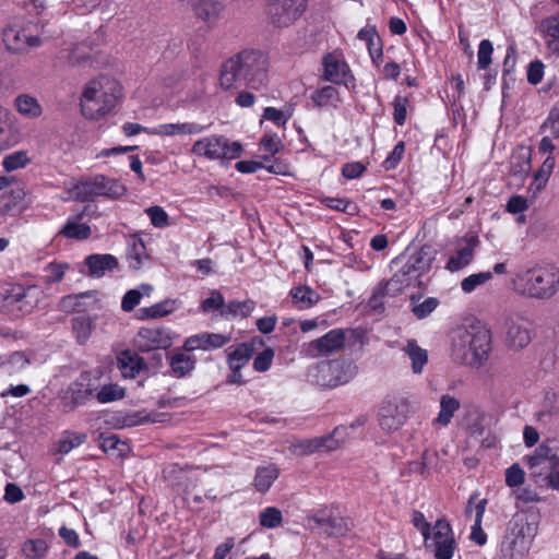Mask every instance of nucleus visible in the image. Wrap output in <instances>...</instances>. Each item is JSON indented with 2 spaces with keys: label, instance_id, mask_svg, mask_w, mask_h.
<instances>
[{
  "label": "nucleus",
  "instance_id": "nucleus-30",
  "mask_svg": "<svg viewBox=\"0 0 559 559\" xmlns=\"http://www.w3.org/2000/svg\"><path fill=\"white\" fill-rule=\"evenodd\" d=\"M203 130V127L193 123H167L156 128L152 133L157 135H176V134H197Z\"/></svg>",
  "mask_w": 559,
  "mask_h": 559
},
{
  "label": "nucleus",
  "instance_id": "nucleus-52",
  "mask_svg": "<svg viewBox=\"0 0 559 559\" xmlns=\"http://www.w3.org/2000/svg\"><path fill=\"white\" fill-rule=\"evenodd\" d=\"M154 227L164 228L169 225V217L165 210L158 205L150 206L144 210Z\"/></svg>",
  "mask_w": 559,
  "mask_h": 559
},
{
  "label": "nucleus",
  "instance_id": "nucleus-51",
  "mask_svg": "<svg viewBox=\"0 0 559 559\" xmlns=\"http://www.w3.org/2000/svg\"><path fill=\"white\" fill-rule=\"evenodd\" d=\"M68 269V264L52 262L44 269V283L52 284L60 282Z\"/></svg>",
  "mask_w": 559,
  "mask_h": 559
},
{
  "label": "nucleus",
  "instance_id": "nucleus-47",
  "mask_svg": "<svg viewBox=\"0 0 559 559\" xmlns=\"http://www.w3.org/2000/svg\"><path fill=\"white\" fill-rule=\"evenodd\" d=\"M170 366L178 377H182L194 368V361L186 354L178 353L170 358Z\"/></svg>",
  "mask_w": 559,
  "mask_h": 559
},
{
  "label": "nucleus",
  "instance_id": "nucleus-45",
  "mask_svg": "<svg viewBox=\"0 0 559 559\" xmlns=\"http://www.w3.org/2000/svg\"><path fill=\"white\" fill-rule=\"evenodd\" d=\"M86 439L85 433L66 431L58 441V452L62 454L69 453L72 449L82 444Z\"/></svg>",
  "mask_w": 559,
  "mask_h": 559
},
{
  "label": "nucleus",
  "instance_id": "nucleus-11",
  "mask_svg": "<svg viewBox=\"0 0 559 559\" xmlns=\"http://www.w3.org/2000/svg\"><path fill=\"white\" fill-rule=\"evenodd\" d=\"M347 427L338 426L331 433L297 440L292 444L293 453L297 455H310L318 451H333L338 449L347 439Z\"/></svg>",
  "mask_w": 559,
  "mask_h": 559
},
{
  "label": "nucleus",
  "instance_id": "nucleus-20",
  "mask_svg": "<svg viewBox=\"0 0 559 559\" xmlns=\"http://www.w3.org/2000/svg\"><path fill=\"white\" fill-rule=\"evenodd\" d=\"M3 41L7 48L13 52H21L28 47L40 45V38L26 33V29L8 27L3 32Z\"/></svg>",
  "mask_w": 559,
  "mask_h": 559
},
{
  "label": "nucleus",
  "instance_id": "nucleus-18",
  "mask_svg": "<svg viewBox=\"0 0 559 559\" xmlns=\"http://www.w3.org/2000/svg\"><path fill=\"white\" fill-rule=\"evenodd\" d=\"M191 10L197 20L213 27L221 19L225 3L223 0H195L191 4Z\"/></svg>",
  "mask_w": 559,
  "mask_h": 559
},
{
  "label": "nucleus",
  "instance_id": "nucleus-48",
  "mask_svg": "<svg viewBox=\"0 0 559 559\" xmlns=\"http://www.w3.org/2000/svg\"><path fill=\"white\" fill-rule=\"evenodd\" d=\"M492 278L491 272H480L471 274L461 282V288L464 293L471 294L478 286H481Z\"/></svg>",
  "mask_w": 559,
  "mask_h": 559
},
{
  "label": "nucleus",
  "instance_id": "nucleus-58",
  "mask_svg": "<svg viewBox=\"0 0 559 559\" xmlns=\"http://www.w3.org/2000/svg\"><path fill=\"white\" fill-rule=\"evenodd\" d=\"M203 349L221 348L230 341L229 335L218 333H203Z\"/></svg>",
  "mask_w": 559,
  "mask_h": 559
},
{
  "label": "nucleus",
  "instance_id": "nucleus-22",
  "mask_svg": "<svg viewBox=\"0 0 559 559\" xmlns=\"http://www.w3.org/2000/svg\"><path fill=\"white\" fill-rule=\"evenodd\" d=\"M414 413V406L405 399L388 397L385 399L380 408V419H396L407 418Z\"/></svg>",
  "mask_w": 559,
  "mask_h": 559
},
{
  "label": "nucleus",
  "instance_id": "nucleus-4",
  "mask_svg": "<svg viewBox=\"0 0 559 559\" xmlns=\"http://www.w3.org/2000/svg\"><path fill=\"white\" fill-rule=\"evenodd\" d=\"M514 289L526 297L547 300L559 292V269L554 265L523 271L513 280Z\"/></svg>",
  "mask_w": 559,
  "mask_h": 559
},
{
  "label": "nucleus",
  "instance_id": "nucleus-10",
  "mask_svg": "<svg viewBox=\"0 0 559 559\" xmlns=\"http://www.w3.org/2000/svg\"><path fill=\"white\" fill-rule=\"evenodd\" d=\"M191 152L209 159H235L241 155L242 146L238 142L229 143L228 140L222 135H212L198 140L193 144Z\"/></svg>",
  "mask_w": 559,
  "mask_h": 559
},
{
  "label": "nucleus",
  "instance_id": "nucleus-7",
  "mask_svg": "<svg viewBox=\"0 0 559 559\" xmlns=\"http://www.w3.org/2000/svg\"><path fill=\"white\" fill-rule=\"evenodd\" d=\"M73 191L79 201L86 202L96 197L119 199L127 193V188L117 179L96 175L79 181Z\"/></svg>",
  "mask_w": 559,
  "mask_h": 559
},
{
  "label": "nucleus",
  "instance_id": "nucleus-44",
  "mask_svg": "<svg viewBox=\"0 0 559 559\" xmlns=\"http://www.w3.org/2000/svg\"><path fill=\"white\" fill-rule=\"evenodd\" d=\"M175 310V301L174 300H164L162 302L155 304L151 307L142 308L140 311L142 313L141 318H160L171 313Z\"/></svg>",
  "mask_w": 559,
  "mask_h": 559
},
{
  "label": "nucleus",
  "instance_id": "nucleus-28",
  "mask_svg": "<svg viewBox=\"0 0 559 559\" xmlns=\"http://www.w3.org/2000/svg\"><path fill=\"white\" fill-rule=\"evenodd\" d=\"M278 476L280 468L275 464L259 466L255 472L253 485L259 492L264 493L271 488Z\"/></svg>",
  "mask_w": 559,
  "mask_h": 559
},
{
  "label": "nucleus",
  "instance_id": "nucleus-35",
  "mask_svg": "<svg viewBox=\"0 0 559 559\" xmlns=\"http://www.w3.org/2000/svg\"><path fill=\"white\" fill-rule=\"evenodd\" d=\"M487 506V500L481 499L475 504V523L472 526L471 539L477 545L483 546L487 542V535L481 528V520Z\"/></svg>",
  "mask_w": 559,
  "mask_h": 559
},
{
  "label": "nucleus",
  "instance_id": "nucleus-57",
  "mask_svg": "<svg viewBox=\"0 0 559 559\" xmlns=\"http://www.w3.org/2000/svg\"><path fill=\"white\" fill-rule=\"evenodd\" d=\"M274 358V350L271 347L265 348L258 354L253 360V368L255 371L264 372L270 369Z\"/></svg>",
  "mask_w": 559,
  "mask_h": 559
},
{
  "label": "nucleus",
  "instance_id": "nucleus-39",
  "mask_svg": "<svg viewBox=\"0 0 559 559\" xmlns=\"http://www.w3.org/2000/svg\"><path fill=\"white\" fill-rule=\"evenodd\" d=\"M99 447L104 452L116 453L117 456H126L129 451L128 444L121 441L116 435H102L99 437Z\"/></svg>",
  "mask_w": 559,
  "mask_h": 559
},
{
  "label": "nucleus",
  "instance_id": "nucleus-56",
  "mask_svg": "<svg viewBox=\"0 0 559 559\" xmlns=\"http://www.w3.org/2000/svg\"><path fill=\"white\" fill-rule=\"evenodd\" d=\"M408 98L397 95L393 100V118L396 124L403 126L407 115Z\"/></svg>",
  "mask_w": 559,
  "mask_h": 559
},
{
  "label": "nucleus",
  "instance_id": "nucleus-6",
  "mask_svg": "<svg viewBox=\"0 0 559 559\" xmlns=\"http://www.w3.org/2000/svg\"><path fill=\"white\" fill-rule=\"evenodd\" d=\"M534 527L523 518H513L501 542L503 559H523L530 550Z\"/></svg>",
  "mask_w": 559,
  "mask_h": 559
},
{
  "label": "nucleus",
  "instance_id": "nucleus-50",
  "mask_svg": "<svg viewBox=\"0 0 559 559\" xmlns=\"http://www.w3.org/2000/svg\"><path fill=\"white\" fill-rule=\"evenodd\" d=\"M283 522V515L280 509L269 507L260 513V524L266 528H275Z\"/></svg>",
  "mask_w": 559,
  "mask_h": 559
},
{
  "label": "nucleus",
  "instance_id": "nucleus-26",
  "mask_svg": "<svg viewBox=\"0 0 559 559\" xmlns=\"http://www.w3.org/2000/svg\"><path fill=\"white\" fill-rule=\"evenodd\" d=\"M538 31L547 39V49L559 55V13L543 19L538 25Z\"/></svg>",
  "mask_w": 559,
  "mask_h": 559
},
{
  "label": "nucleus",
  "instance_id": "nucleus-53",
  "mask_svg": "<svg viewBox=\"0 0 559 559\" xmlns=\"http://www.w3.org/2000/svg\"><path fill=\"white\" fill-rule=\"evenodd\" d=\"M492 51L493 47L489 39L480 41L477 53V66L479 70H485L490 66Z\"/></svg>",
  "mask_w": 559,
  "mask_h": 559
},
{
  "label": "nucleus",
  "instance_id": "nucleus-25",
  "mask_svg": "<svg viewBox=\"0 0 559 559\" xmlns=\"http://www.w3.org/2000/svg\"><path fill=\"white\" fill-rule=\"evenodd\" d=\"M84 263L88 269L87 275L96 278L104 276L106 272L112 271L119 265L117 258L107 253L87 255Z\"/></svg>",
  "mask_w": 559,
  "mask_h": 559
},
{
  "label": "nucleus",
  "instance_id": "nucleus-60",
  "mask_svg": "<svg viewBox=\"0 0 559 559\" xmlns=\"http://www.w3.org/2000/svg\"><path fill=\"white\" fill-rule=\"evenodd\" d=\"M4 365L9 364L15 370H23L31 365V357L25 352H14L7 359H4Z\"/></svg>",
  "mask_w": 559,
  "mask_h": 559
},
{
  "label": "nucleus",
  "instance_id": "nucleus-34",
  "mask_svg": "<svg viewBox=\"0 0 559 559\" xmlns=\"http://www.w3.org/2000/svg\"><path fill=\"white\" fill-rule=\"evenodd\" d=\"M15 107L17 111L28 118H37L41 115L43 109L38 100L27 94L19 95L15 98Z\"/></svg>",
  "mask_w": 559,
  "mask_h": 559
},
{
  "label": "nucleus",
  "instance_id": "nucleus-3",
  "mask_svg": "<svg viewBox=\"0 0 559 559\" xmlns=\"http://www.w3.org/2000/svg\"><path fill=\"white\" fill-rule=\"evenodd\" d=\"M491 336L487 330L459 329L452 341V357L455 361L479 368L488 359Z\"/></svg>",
  "mask_w": 559,
  "mask_h": 559
},
{
  "label": "nucleus",
  "instance_id": "nucleus-23",
  "mask_svg": "<svg viewBox=\"0 0 559 559\" xmlns=\"http://www.w3.org/2000/svg\"><path fill=\"white\" fill-rule=\"evenodd\" d=\"M117 368L123 378L134 379L146 368V365L138 353L124 349L117 356Z\"/></svg>",
  "mask_w": 559,
  "mask_h": 559
},
{
  "label": "nucleus",
  "instance_id": "nucleus-12",
  "mask_svg": "<svg viewBox=\"0 0 559 559\" xmlns=\"http://www.w3.org/2000/svg\"><path fill=\"white\" fill-rule=\"evenodd\" d=\"M88 373H82L73 384V400L83 401L90 396H95L99 403H111L122 400L126 396L124 388L117 383L104 384L97 392L91 388Z\"/></svg>",
  "mask_w": 559,
  "mask_h": 559
},
{
  "label": "nucleus",
  "instance_id": "nucleus-16",
  "mask_svg": "<svg viewBox=\"0 0 559 559\" xmlns=\"http://www.w3.org/2000/svg\"><path fill=\"white\" fill-rule=\"evenodd\" d=\"M345 342V333L341 329H334L325 335L307 344V353L311 357L328 356L341 349Z\"/></svg>",
  "mask_w": 559,
  "mask_h": 559
},
{
  "label": "nucleus",
  "instance_id": "nucleus-21",
  "mask_svg": "<svg viewBox=\"0 0 559 559\" xmlns=\"http://www.w3.org/2000/svg\"><path fill=\"white\" fill-rule=\"evenodd\" d=\"M97 292L88 290L80 294L63 296L59 302V309L64 312H82L93 308L97 302Z\"/></svg>",
  "mask_w": 559,
  "mask_h": 559
},
{
  "label": "nucleus",
  "instance_id": "nucleus-62",
  "mask_svg": "<svg viewBox=\"0 0 559 559\" xmlns=\"http://www.w3.org/2000/svg\"><path fill=\"white\" fill-rule=\"evenodd\" d=\"M412 523L421 533L423 537L427 542L432 535V532L430 524L425 519V515L420 511H414Z\"/></svg>",
  "mask_w": 559,
  "mask_h": 559
},
{
  "label": "nucleus",
  "instance_id": "nucleus-37",
  "mask_svg": "<svg viewBox=\"0 0 559 559\" xmlns=\"http://www.w3.org/2000/svg\"><path fill=\"white\" fill-rule=\"evenodd\" d=\"M252 347L247 344L238 345L228 354V365L231 371L241 370L252 356Z\"/></svg>",
  "mask_w": 559,
  "mask_h": 559
},
{
  "label": "nucleus",
  "instance_id": "nucleus-43",
  "mask_svg": "<svg viewBox=\"0 0 559 559\" xmlns=\"http://www.w3.org/2000/svg\"><path fill=\"white\" fill-rule=\"evenodd\" d=\"M311 99L318 107H325L338 100V92L334 86L326 85L316 91Z\"/></svg>",
  "mask_w": 559,
  "mask_h": 559
},
{
  "label": "nucleus",
  "instance_id": "nucleus-2",
  "mask_svg": "<svg viewBox=\"0 0 559 559\" xmlns=\"http://www.w3.org/2000/svg\"><path fill=\"white\" fill-rule=\"evenodd\" d=\"M122 96L120 83L112 76L99 75L83 88L80 105L87 119H99L112 110Z\"/></svg>",
  "mask_w": 559,
  "mask_h": 559
},
{
  "label": "nucleus",
  "instance_id": "nucleus-59",
  "mask_svg": "<svg viewBox=\"0 0 559 559\" xmlns=\"http://www.w3.org/2000/svg\"><path fill=\"white\" fill-rule=\"evenodd\" d=\"M439 305V300L435 297H429L423 302L413 307V312L418 319L428 317Z\"/></svg>",
  "mask_w": 559,
  "mask_h": 559
},
{
  "label": "nucleus",
  "instance_id": "nucleus-42",
  "mask_svg": "<svg viewBox=\"0 0 559 559\" xmlns=\"http://www.w3.org/2000/svg\"><path fill=\"white\" fill-rule=\"evenodd\" d=\"M92 59L88 52V46L85 43L73 44L68 55V62L71 66L79 67L84 66Z\"/></svg>",
  "mask_w": 559,
  "mask_h": 559
},
{
  "label": "nucleus",
  "instance_id": "nucleus-9",
  "mask_svg": "<svg viewBox=\"0 0 559 559\" xmlns=\"http://www.w3.org/2000/svg\"><path fill=\"white\" fill-rule=\"evenodd\" d=\"M307 0H265V14L275 27H288L301 17Z\"/></svg>",
  "mask_w": 559,
  "mask_h": 559
},
{
  "label": "nucleus",
  "instance_id": "nucleus-61",
  "mask_svg": "<svg viewBox=\"0 0 559 559\" xmlns=\"http://www.w3.org/2000/svg\"><path fill=\"white\" fill-rule=\"evenodd\" d=\"M225 299H224V296L217 292V290H214L212 292L211 294V297L204 299L201 304V309L204 311V312H209L211 310H223V308H225Z\"/></svg>",
  "mask_w": 559,
  "mask_h": 559
},
{
  "label": "nucleus",
  "instance_id": "nucleus-33",
  "mask_svg": "<svg viewBox=\"0 0 559 559\" xmlns=\"http://www.w3.org/2000/svg\"><path fill=\"white\" fill-rule=\"evenodd\" d=\"M148 258L146 253V248L142 239L133 238L129 243V249L127 252V259L129 262V266L132 270H139L143 261Z\"/></svg>",
  "mask_w": 559,
  "mask_h": 559
},
{
  "label": "nucleus",
  "instance_id": "nucleus-1",
  "mask_svg": "<svg viewBox=\"0 0 559 559\" xmlns=\"http://www.w3.org/2000/svg\"><path fill=\"white\" fill-rule=\"evenodd\" d=\"M269 58L260 49H243L225 60L219 69V85L224 90L242 86L259 90L267 81Z\"/></svg>",
  "mask_w": 559,
  "mask_h": 559
},
{
  "label": "nucleus",
  "instance_id": "nucleus-15",
  "mask_svg": "<svg viewBox=\"0 0 559 559\" xmlns=\"http://www.w3.org/2000/svg\"><path fill=\"white\" fill-rule=\"evenodd\" d=\"M555 455L547 445H539L534 454L525 456V461L530 468V475L535 483H544L548 474L555 467Z\"/></svg>",
  "mask_w": 559,
  "mask_h": 559
},
{
  "label": "nucleus",
  "instance_id": "nucleus-49",
  "mask_svg": "<svg viewBox=\"0 0 559 559\" xmlns=\"http://www.w3.org/2000/svg\"><path fill=\"white\" fill-rule=\"evenodd\" d=\"M61 234L67 238L86 239L91 236V228L86 224H79L69 221L62 228Z\"/></svg>",
  "mask_w": 559,
  "mask_h": 559
},
{
  "label": "nucleus",
  "instance_id": "nucleus-29",
  "mask_svg": "<svg viewBox=\"0 0 559 559\" xmlns=\"http://www.w3.org/2000/svg\"><path fill=\"white\" fill-rule=\"evenodd\" d=\"M289 295L300 309H309L320 300V295L309 286L295 287Z\"/></svg>",
  "mask_w": 559,
  "mask_h": 559
},
{
  "label": "nucleus",
  "instance_id": "nucleus-40",
  "mask_svg": "<svg viewBox=\"0 0 559 559\" xmlns=\"http://www.w3.org/2000/svg\"><path fill=\"white\" fill-rule=\"evenodd\" d=\"M22 550L28 559H41L48 551V545L46 540L40 538L27 539L23 544Z\"/></svg>",
  "mask_w": 559,
  "mask_h": 559
},
{
  "label": "nucleus",
  "instance_id": "nucleus-13",
  "mask_svg": "<svg viewBox=\"0 0 559 559\" xmlns=\"http://www.w3.org/2000/svg\"><path fill=\"white\" fill-rule=\"evenodd\" d=\"M426 547H433L436 559H452L456 549V542L453 536L450 523L443 519L438 520L432 528V543Z\"/></svg>",
  "mask_w": 559,
  "mask_h": 559
},
{
  "label": "nucleus",
  "instance_id": "nucleus-19",
  "mask_svg": "<svg viewBox=\"0 0 559 559\" xmlns=\"http://www.w3.org/2000/svg\"><path fill=\"white\" fill-rule=\"evenodd\" d=\"M464 247L459 248L453 254L449 257L445 269L451 272H457L466 267L474 259V250L479 245V239L476 235L465 236L463 238Z\"/></svg>",
  "mask_w": 559,
  "mask_h": 559
},
{
  "label": "nucleus",
  "instance_id": "nucleus-24",
  "mask_svg": "<svg viewBox=\"0 0 559 559\" xmlns=\"http://www.w3.org/2000/svg\"><path fill=\"white\" fill-rule=\"evenodd\" d=\"M532 168V153L526 146H519L514 150L510 159L511 175L523 181L528 176Z\"/></svg>",
  "mask_w": 559,
  "mask_h": 559
},
{
  "label": "nucleus",
  "instance_id": "nucleus-63",
  "mask_svg": "<svg viewBox=\"0 0 559 559\" xmlns=\"http://www.w3.org/2000/svg\"><path fill=\"white\" fill-rule=\"evenodd\" d=\"M524 475L523 469L518 464H513L506 471V483L509 487L520 486L524 481Z\"/></svg>",
  "mask_w": 559,
  "mask_h": 559
},
{
  "label": "nucleus",
  "instance_id": "nucleus-31",
  "mask_svg": "<svg viewBox=\"0 0 559 559\" xmlns=\"http://www.w3.org/2000/svg\"><path fill=\"white\" fill-rule=\"evenodd\" d=\"M95 329V319L92 317H75L72 319V331L75 335L76 342L80 345L86 344L90 340L93 330Z\"/></svg>",
  "mask_w": 559,
  "mask_h": 559
},
{
  "label": "nucleus",
  "instance_id": "nucleus-41",
  "mask_svg": "<svg viewBox=\"0 0 559 559\" xmlns=\"http://www.w3.org/2000/svg\"><path fill=\"white\" fill-rule=\"evenodd\" d=\"M539 417H556L559 416V395L548 390L545 392L542 407L537 414Z\"/></svg>",
  "mask_w": 559,
  "mask_h": 559
},
{
  "label": "nucleus",
  "instance_id": "nucleus-64",
  "mask_svg": "<svg viewBox=\"0 0 559 559\" xmlns=\"http://www.w3.org/2000/svg\"><path fill=\"white\" fill-rule=\"evenodd\" d=\"M404 152L405 143L401 141L394 146L391 154L385 158L383 162V167L386 170L394 169L402 159Z\"/></svg>",
  "mask_w": 559,
  "mask_h": 559
},
{
  "label": "nucleus",
  "instance_id": "nucleus-32",
  "mask_svg": "<svg viewBox=\"0 0 559 559\" xmlns=\"http://www.w3.org/2000/svg\"><path fill=\"white\" fill-rule=\"evenodd\" d=\"M412 360V369L414 373H420L424 366L428 361V353L418 346L415 340L407 341V345L403 349Z\"/></svg>",
  "mask_w": 559,
  "mask_h": 559
},
{
  "label": "nucleus",
  "instance_id": "nucleus-14",
  "mask_svg": "<svg viewBox=\"0 0 559 559\" xmlns=\"http://www.w3.org/2000/svg\"><path fill=\"white\" fill-rule=\"evenodd\" d=\"M504 322L506 341L509 347L513 349H522L531 342V331L522 316L513 317L511 309H504L501 313Z\"/></svg>",
  "mask_w": 559,
  "mask_h": 559
},
{
  "label": "nucleus",
  "instance_id": "nucleus-17",
  "mask_svg": "<svg viewBox=\"0 0 559 559\" xmlns=\"http://www.w3.org/2000/svg\"><path fill=\"white\" fill-rule=\"evenodd\" d=\"M170 344L168 333L160 328H141L134 337V345L141 352L166 348Z\"/></svg>",
  "mask_w": 559,
  "mask_h": 559
},
{
  "label": "nucleus",
  "instance_id": "nucleus-27",
  "mask_svg": "<svg viewBox=\"0 0 559 559\" xmlns=\"http://www.w3.org/2000/svg\"><path fill=\"white\" fill-rule=\"evenodd\" d=\"M324 74L323 80L340 84L343 82L348 67L344 61L337 59L334 55L328 53L323 58Z\"/></svg>",
  "mask_w": 559,
  "mask_h": 559
},
{
  "label": "nucleus",
  "instance_id": "nucleus-54",
  "mask_svg": "<svg viewBox=\"0 0 559 559\" xmlns=\"http://www.w3.org/2000/svg\"><path fill=\"white\" fill-rule=\"evenodd\" d=\"M459 407L460 402L455 397L443 395L440 401V413L437 419H450Z\"/></svg>",
  "mask_w": 559,
  "mask_h": 559
},
{
  "label": "nucleus",
  "instance_id": "nucleus-5",
  "mask_svg": "<svg viewBox=\"0 0 559 559\" xmlns=\"http://www.w3.org/2000/svg\"><path fill=\"white\" fill-rule=\"evenodd\" d=\"M431 258L428 252L419 250L405 260L404 257H397L392 264L400 265L392 277L384 283L383 290L390 296L401 294L411 286H420V277L431 267Z\"/></svg>",
  "mask_w": 559,
  "mask_h": 559
},
{
  "label": "nucleus",
  "instance_id": "nucleus-38",
  "mask_svg": "<svg viewBox=\"0 0 559 559\" xmlns=\"http://www.w3.org/2000/svg\"><path fill=\"white\" fill-rule=\"evenodd\" d=\"M16 141V136L12 131L9 111L0 106V151L11 146Z\"/></svg>",
  "mask_w": 559,
  "mask_h": 559
},
{
  "label": "nucleus",
  "instance_id": "nucleus-46",
  "mask_svg": "<svg viewBox=\"0 0 559 559\" xmlns=\"http://www.w3.org/2000/svg\"><path fill=\"white\" fill-rule=\"evenodd\" d=\"M29 163L31 158L28 157L27 153L25 151H17L4 156L2 166L7 171L10 173L24 168Z\"/></svg>",
  "mask_w": 559,
  "mask_h": 559
},
{
  "label": "nucleus",
  "instance_id": "nucleus-8",
  "mask_svg": "<svg viewBox=\"0 0 559 559\" xmlns=\"http://www.w3.org/2000/svg\"><path fill=\"white\" fill-rule=\"evenodd\" d=\"M334 506H325L307 518L310 528L326 537L344 536L349 531L348 519L341 516Z\"/></svg>",
  "mask_w": 559,
  "mask_h": 559
},
{
  "label": "nucleus",
  "instance_id": "nucleus-36",
  "mask_svg": "<svg viewBox=\"0 0 559 559\" xmlns=\"http://www.w3.org/2000/svg\"><path fill=\"white\" fill-rule=\"evenodd\" d=\"M255 302L251 299H247L243 301H229L223 310H221L222 317H237L240 316L241 318H248L251 312L254 310Z\"/></svg>",
  "mask_w": 559,
  "mask_h": 559
},
{
  "label": "nucleus",
  "instance_id": "nucleus-55",
  "mask_svg": "<svg viewBox=\"0 0 559 559\" xmlns=\"http://www.w3.org/2000/svg\"><path fill=\"white\" fill-rule=\"evenodd\" d=\"M549 131L550 134L555 138H559V109L552 108L546 120L540 126V132Z\"/></svg>",
  "mask_w": 559,
  "mask_h": 559
}]
</instances>
